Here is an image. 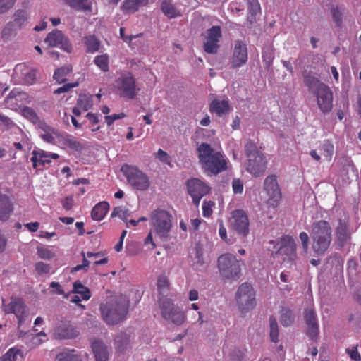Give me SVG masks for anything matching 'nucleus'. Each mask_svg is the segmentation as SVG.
Here are the masks:
<instances>
[{"label": "nucleus", "mask_w": 361, "mask_h": 361, "mask_svg": "<svg viewBox=\"0 0 361 361\" xmlns=\"http://www.w3.org/2000/svg\"><path fill=\"white\" fill-rule=\"evenodd\" d=\"M199 164L209 176L217 175L228 169V161L222 150L202 142L197 148Z\"/></svg>", "instance_id": "obj_1"}, {"label": "nucleus", "mask_w": 361, "mask_h": 361, "mask_svg": "<svg viewBox=\"0 0 361 361\" xmlns=\"http://www.w3.org/2000/svg\"><path fill=\"white\" fill-rule=\"evenodd\" d=\"M312 240L313 251L320 255H324L330 246L332 240V228L329 223L324 220L314 222L310 231Z\"/></svg>", "instance_id": "obj_2"}, {"label": "nucleus", "mask_w": 361, "mask_h": 361, "mask_svg": "<svg viewBox=\"0 0 361 361\" xmlns=\"http://www.w3.org/2000/svg\"><path fill=\"white\" fill-rule=\"evenodd\" d=\"M128 305V300L124 296H120L115 301L102 304L100 310L104 321L107 324L120 322L127 314Z\"/></svg>", "instance_id": "obj_3"}, {"label": "nucleus", "mask_w": 361, "mask_h": 361, "mask_svg": "<svg viewBox=\"0 0 361 361\" xmlns=\"http://www.w3.org/2000/svg\"><path fill=\"white\" fill-rule=\"evenodd\" d=\"M172 215L166 210L157 209L149 217L152 232L163 241L169 240L172 228Z\"/></svg>", "instance_id": "obj_4"}, {"label": "nucleus", "mask_w": 361, "mask_h": 361, "mask_svg": "<svg viewBox=\"0 0 361 361\" xmlns=\"http://www.w3.org/2000/svg\"><path fill=\"white\" fill-rule=\"evenodd\" d=\"M245 151L247 157L245 163L247 172L255 177L262 176L267 169V161L265 156L252 141H248L245 144Z\"/></svg>", "instance_id": "obj_5"}, {"label": "nucleus", "mask_w": 361, "mask_h": 361, "mask_svg": "<svg viewBox=\"0 0 361 361\" xmlns=\"http://www.w3.org/2000/svg\"><path fill=\"white\" fill-rule=\"evenodd\" d=\"M305 82L310 89H312L314 87H316L317 104L320 110L323 113L329 112L333 106V94L330 88L315 78L311 80L310 78L305 77Z\"/></svg>", "instance_id": "obj_6"}, {"label": "nucleus", "mask_w": 361, "mask_h": 361, "mask_svg": "<svg viewBox=\"0 0 361 361\" xmlns=\"http://www.w3.org/2000/svg\"><path fill=\"white\" fill-rule=\"evenodd\" d=\"M218 268L221 276L228 279L239 278L241 272L239 261L230 253L223 254L219 257Z\"/></svg>", "instance_id": "obj_7"}, {"label": "nucleus", "mask_w": 361, "mask_h": 361, "mask_svg": "<svg viewBox=\"0 0 361 361\" xmlns=\"http://www.w3.org/2000/svg\"><path fill=\"white\" fill-rule=\"evenodd\" d=\"M121 171L133 188L141 191L149 188L150 181L148 176L137 167L126 164L121 167Z\"/></svg>", "instance_id": "obj_8"}, {"label": "nucleus", "mask_w": 361, "mask_h": 361, "mask_svg": "<svg viewBox=\"0 0 361 361\" xmlns=\"http://www.w3.org/2000/svg\"><path fill=\"white\" fill-rule=\"evenodd\" d=\"M159 304L161 315L165 319L169 320L176 325H180L184 322L185 314L178 307L174 305L171 299L159 298Z\"/></svg>", "instance_id": "obj_9"}, {"label": "nucleus", "mask_w": 361, "mask_h": 361, "mask_svg": "<svg viewBox=\"0 0 361 361\" xmlns=\"http://www.w3.org/2000/svg\"><path fill=\"white\" fill-rule=\"evenodd\" d=\"M115 88L118 94L123 97L133 99L140 90L137 87L135 79L130 73L122 74L115 83Z\"/></svg>", "instance_id": "obj_10"}, {"label": "nucleus", "mask_w": 361, "mask_h": 361, "mask_svg": "<svg viewBox=\"0 0 361 361\" xmlns=\"http://www.w3.org/2000/svg\"><path fill=\"white\" fill-rule=\"evenodd\" d=\"M264 190L268 196L267 201L268 207L273 209L278 207L282 198V194L275 175H269L265 178Z\"/></svg>", "instance_id": "obj_11"}, {"label": "nucleus", "mask_w": 361, "mask_h": 361, "mask_svg": "<svg viewBox=\"0 0 361 361\" xmlns=\"http://www.w3.org/2000/svg\"><path fill=\"white\" fill-rule=\"evenodd\" d=\"M229 224L231 229L235 231L238 235L246 238L249 234V219L243 209H236L232 212Z\"/></svg>", "instance_id": "obj_12"}, {"label": "nucleus", "mask_w": 361, "mask_h": 361, "mask_svg": "<svg viewBox=\"0 0 361 361\" xmlns=\"http://www.w3.org/2000/svg\"><path fill=\"white\" fill-rule=\"evenodd\" d=\"M236 300L243 312L252 309L255 306V292L251 285L245 283L238 288Z\"/></svg>", "instance_id": "obj_13"}, {"label": "nucleus", "mask_w": 361, "mask_h": 361, "mask_svg": "<svg viewBox=\"0 0 361 361\" xmlns=\"http://www.w3.org/2000/svg\"><path fill=\"white\" fill-rule=\"evenodd\" d=\"M187 190L192 199V202L199 206L201 199L210 190V188L202 180L190 178L186 183Z\"/></svg>", "instance_id": "obj_14"}, {"label": "nucleus", "mask_w": 361, "mask_h": 361, "mask_svg": "<svg viewBox=\"0 0 361 361\" xmlns=\"http://www.w3.org/2000/svg\"><path fill=\"white\" fill-rule=\"evenodd\" d=\"M2 308L6 314H14L18 320V324L21 325L26 317L25 305L20 298H12L9 304H5V300H2Z\"/></svg>", "instance_id": "obj_15"}, {"label": "nucleus", "mask_w": 361, "mask_h": 361, "mask_svg": "<svg viewBox=\"0 0 361 361\" xmlns=\"http://www.w3.org/2000/svg\"><path fill=\"white\" fill-rule=\"evenodd\" d=\"M45 43L49 47H59L63 51L70 53L72 51V46L68 39L62 32L55 30L49 33L45 38Z\"/></svg>", "instance_id": "obj_16"}, {"label": "nucleus", "mask_w": 361, "mask_h": 361, "mask_svg": "<svg viewBox=\"0 0 361 361\" xmlns=\"http://www.w3.org/2000/svg\"><path fill=\"white\" fill-rule=\"evenodd\" d=\"M221 37V30L219 26H212L207 30L204 49L207 53L215 54L219 49V42Z\"/></svg>", "instance_id": "obj_17"}, {"label": "nucleus", "mask_w": 361, "mask_h": 361, "mask_svg": "<svg viewBox=\"0 0 361 361\" xmlns=\"http://www.w3.org/2000/svg\"><path fill=\"white\" fill-rule=\"evenodd\" d=\"M278 253L284 256L283 260L293 261L296 258V245L294 239L289 235H284L279 242Z\"/></svg>", "instance_id": "obj_18"}, {"label": "nucleus", "mask_w": 361, "mask_h": 361, "mask_svg": "<svg viewBox=\"0 0 361 361\" xmlns=\"http://www.w3.org/2000/svg\"><path fill=\"white\" fill-rule=\"evenodd\" d=\"M247 61V49L246 44L241 41H236L232 58V66L233 67H240L245 64Z\"/></svg>", "instance_id": "obj_19"}, {"label": "nucleus", "mask_w": 361, "mask_h": 361, "mask_svg": "<svg viewBox=\"0 0 361 361\" xmlns=\"http://www.w3.org/2000/svg\"><path fill=\"white\" fill-rule=\"evenodd\" d=\"M59 155L56 153H49L43 150L34 151L31 161L33 164V167L45 166L49 164L51 159H56Z\"/></svg>", "instance_id": "obj_20"}, {"label": "nucleus", "mask_w": 361, "mask_h": 361, "mask_svg": "<svg viewBox=\"0 0 361 361\" xmlns=\"http://www.w3.org/2000/svg\"><path fill=\"white\" fill-rule=\"evenodd\" d=\"M305 319L307 326V334L312 338L317 337L319 333L318 324L314 311L312 309L305 312Z\"/></svg>", "instance_id": "obj_21"}, {"label": "nucleus", "mask_w": 361, "mask_h": 361, "mask_svg": "<svg viewBox=\"0 0 361 361\" xmlns=\"http://www.w3.org/2000/svg\"><path fill=\"white\" fill-rule=\"evenodd\" d=\"M54 336L59 339H68L77 336V331L71 324L62 322L55 328Z\"/></svg>", "instance_id": "obj_22"}, {"label": "nucleus", "mask_w": 361, "mask_h": 361, "mask_svg": "<svg viewBox=\"0 0 361 361\" xmlns=\"http://www.w3.org/2000/svg\"><path fill=\"white\" fill-rule=\"evenodd\" d=\"M54 145L61 148L77 149L79 143L71 135L66 133H58Z\"/></svg>", "instance_id": "obj_23"}, {"label": "nucleus", "mask_w": 361, "mask_h": 361, "mask_svg": "<svg viewBox=\"0 0 361 361\" xmlns=\"http://www.w3.org/2000/svg\"><path fill=\"white\" fill-rule=\"evenodd\" d=\"M209 111L212 114H216L218 116H222L230 111V105L228 99H214L209 104Z\"/></svg>", "instance_id": "obj_24"}, {"label": "nucleus", "mask_w": 361, "mask_h": 361, "mask_svg": "<svg viewBox=\"0 0 361 361\" xmlns=\"http://www.w3.org/2000/svg\"><path fill=\"white\" fill-rule=\"evenodd\" d=\"M37 128L40 130V136L44 141L54 144L59 133L57 130L50 127L44 121L41 123Z\"/></svg>", "instance_id": "obj_25"}, {"label": "nucleus", "mask_w": 361, "mask_h": 361, "mask_svg": "<svg viewBox=\"0 0 361 361\" xmlns=\"http://www.w3.org/2000/svg\"><path fill=\"white\" fill-rule=\"evenodd\" d=\"M92 348L96 361H107L109 353L106 346L100 341H94L92 343Z\"/></svg>", "instance_id": "obj_26"}, {"label": "nucleus", "mask_w": 361, "mask_h": 361, "mask_svg": "<svg viewBox=\"0 0 361 361\" xmlns=\"http://www.w3.org/2000/svg\"><path fill=\"white\" fill-rule=\"evenodd\" d=\"M13 204L6 195L0 196V221H6L13 212Z\"/></svg>", "instance_id": "obj_27"}, {"label": "nucleus", "mask_w": 361, "mask_h": 361, "mask_svg": "<svg viewBox=\"0 0 361 361\" xmlns=\"http://www.w3.org/2000/svg\"><path fill=\"white\" fill-rule=\"evenodd\" d=\"M109 210V203L105 201L100 202L92 208L91 217L94 221H101L105 217Z\"/></svg>", "instance_id": "obj_28"}, {"label": "nucleus", "mask_w": 361, "mask_h": 361, "mask_svg": "<svg viewBox=\"0 0 361 361\" xmlns=\"http://www.w3.org/2000/svg\"><path fill=\"white\" fill-rule=\"evenodd\" d=\"M58 361H88L87 353L83 355L75 354V350L62 352L57 355Z\"/></svg>", "instance_id": "obj_29"}, {"label": "nucleus", "mask_w": 361, "mask_h": 361, "mask_svg": "<svg viewBox=\"0 0 361 361\" xmlns=\"http://www.w3.org/2000/svg\"><path fill=\"white\" fill-rule=\"evenodd\" d=\"M22 116L32 123L37 128L44 121L40 120L35 111L29 106H25L21 110Z\"/></svg>", "instance_id": "obj_30"}, {"label": "nucleus", "mask_w": 361, "mask_h": 361, "mask_svg": "<svg viewBox=\"0 0 361 361\" xmlns=\"http://www.w3.org/2000/svg\"><path fill=\"white\" fill-rule=\"evenodd\" d=\"M148 0H125L122 9L128 12H135L140 6H145Z\"/></svg>", "instance_id": "obj_31"}, {"label": "nucleus", "mask_w": 361, "mask_h": 361, "mask_svg": "<svg viewBox=\"0 0 361 361\" xmlns=\"http://www.w3.org/2000/svg\"><path fill=\"white\" fill-rule=\"evenodd\" d=\"M82 40L87 52L94 53L99 49L100 42L94 35L85 36Z\"/></svg>", "instance_id": "obj_32"}, {"label": "nucleus", "mask_w": 361, "mask_h": 361, "mask_svg": "<svg viewBox=\"0 0 361 361\" xmlns=\"http://www.w3.org/2000/svg\"><path fill=\"white\" fill-rule=\"evenodd\" d=\"M161 8L164 15L169 18H173L180 16V12L171 4V1H164L161 3Z\"/></svg>", "instance_id": "obj_33"}, {"label": "nucleus", "mask_w": 361, "mask_h": 361, "mask_svg": "<svg viewBox=\"0 0 361 361\" xmlns=\"http://www.w3.org/2000/svg\"><path fill=\"white\" fill-rule=\"evenodd\" d=\"M72 292L80 295L84 300H88L91 297L90 289L83 286L80 281L73 283Z\"/></svg>", "instance_id": "obj_34"}, {"label": "nucleus", "mask_w": 361, "mask_h": 361, "mask_svg": "<svg viewBox=\"0 0 361 361\" xmlns=\"http://www.w3.org/2000/svg\"><path fill=\"white\" fill-rule=\"evenodd\" d=\"M92 98V95L81 94L78 99L77 106L84 111H87L93 105Z\"/></svg>", "instance_id": "obj_35"}, {"label": "nucleus", "mask_w": 361, "mask_h": 361, "mask_svg": "<svg viewBox=\"0 0 361 361\" xmlns=\"http://www.w3.org/2000/svg\"><path fill=\"white\" fill-rule=\"evenodd\" d=\"M37 254L39 258L44 260H51L56 256L54 252L46 246H38Z\"/></svg>", "instance_id": "obj_36"}, {"label": "nucleus", "mask_w": 361, "mask_h": 361, "mask_svg": "<svg viewBox=\"0 0 361 361\" xmlns=\"http://www.w3.org/2000/svg\"><path fill=\"white\" fill-rule=\"evenodd\" d=\"M157 289L161 295H167L169 292V282L166 276H160L157 279Z\"/></svg>", "instance_id": "obj_37"}, {"label": "nucleus", "mask_w": 361, "mask_h": 361, "mask_svg": "<svg viewBox=\"0 0 361 361\" xmlns=\"http://www.w3.org/2000/svg\"><path fill=\"white\" fill-rule=\"evenodd\" d=\"M72 68L70 66L58 68L55 71L54 78L59 83L63 82L66 80V76L71 72Z\"/></svg>", "instance_id": "obj_38"}, {"label": "nucleus", "mask_w": 361, "mask_h": 361, "mask_svg": "<svg viewBox=\"0 0 361 361\" xmlns=\"http://www.w3.org/2000/svg\"><path fill=\"white\" fill-rule=\"evenodd\" d=\"M94 62L101 71L104 72L109 71V56L107 54L97 56Z\"/></svg>", "instance_id": "obj_39"}, {"label": "nucleus", "mask_w": 361, "mask_h": 361, "mask_svg": "<svg viewBox=\"0 0 361 361\" xmlns=\"http://www.w3.org/2000/svg\"><path fill=\"white\" fill-rule=\"evenodd\" d=\"M336 233L338 235V240L343 243L345 242L350 235V233L348 231L347 225L341 221L336 229Z\"/></svg>", "instance_id": "obj_40"}, {"label": "nucleus", "mask_w": 361, "mask_h": 361, "mask_svg": "<svg viewBox=\"0 0 361 361\" xmlns=\"http://www.w3.org/2000/svg\"><path fill=\"white\" fill-rule=\"evenodd\" d=\"M35 268L39 275L49 274L54 272V270H52L51 264L43 262H37L35 265Z\"/></svg>", "instance_id": "obj_41"}, {"label": "nucleus", "mask_w": 361, "mask_h": 361, "mask_svg": "<svg viewBox=\"0 0 361 361\" xmlns=\"http://www.w3.org/2000/svg\"><path fill=\"white\" fill-rule=\"evenodd\" d=\"M270 326V338L271 341L276 343L279 340V328L276 320L274 317H271L269 319Z\"/></svg>", "instance_id": "obj_42"}, {"label": "nucleus", "mask_w": 361, "mask_h": 361, "mask_svg": "<svg viewBox=\"0 0 361 361\" xmlns=\"http://www.w3.org/2000/svg\"><path fill=\"white\" fill-rule=\"evenodd\" d=\"M111 217L118 216L123 221H126L130 216L129 211L123 207H116L114 209L111 213Z\"/></svg>", "instance_id": "obj_43"}, {"label": "nucleus", "mask_w": 361, "mask_h": 361, "mask_svg": "<svg viewBox=\"0 0 361 361\" xmlns=\"http://www.w3.org/2000/svg\"><path fill=\"white\" fill-rule=\"evenodd\" d=\"M293 322V317L290 310L288 309L282 310L281 316V323L284 326H290Z\"/></svg>", "instance_id": "obj_44"}, {"label": "nucleus", "mask_w": 361, "mask_h": 361, "mask_svg": "<svg viewBox=\"0 0 361 361\" xmlns=\"http://www.w3.org/2000/svg\"><path fill=\"white\" fill-rule=\"evenodd\" d=\"M322 151L326 160L330 161L334 154V145L330 142L326 141L322 145Z\"/></svg>", "instance_id": "obj_45"}, {"label": "nucleus", "mask_w": 361, "mask_h": 361, "mask_svg": "<svg viewBox=\"0 0 361 361\" xmlns=\"http://www.w3.org/2000/svg\"><path fill=\"white\" fill-rule=\"evenodd\" d=\"M215 203L212 201H204L202 204V214L204 217H209L213 212Z\"/></svg>", "instance_id": "obj_46"}, {"label": "nucleus", "mask_w": 361, "mask_h": 361, "mask_svg": "<svg viewBox=\"0 0 361 361\" xmlns=\"http://www.w3.org/2000/svg\"><path fill=\"white\" fill-rule=\"evenodd\" d=\"M248 4V9L252 15L260 12L261 8L258 0H246Z\"/></svg>", "instance_id": "obj_47"}, {"label": "nucleus", "mask_w": 361, "mask_h": 361, "mask_svg": "<svg viewBox=\"0 0 361 361\" xmlns=\"http://www.w3.org/2000/svg\"><path fill=\"white\" fill-rule=\"evenodd\" d=\"M126 115L124 113L114 114L105 116L104 120L108 126H111L115 121L125 118Z\"/></svg>", "instance_id": "obj_48"}, {"label": "nucleus", "mask_w": 361, "mask_h": 361, "mask_svg": "<svg viewBox=\"0 0 361 361\" xmlns=\"http://www.w3.org/2000/svg\"><path fill=\"white\" fill-rule=\"evenodd\" d=\"M346 353L353 361H360L361 355L357 350V346H353L346 349Z\"/></svg>", "instance_id": "obj_49"}, {"label": "nucleus", "mask_w": 361, "mask_h": 361, "mask_svg": "<svg viewBox=\"0 0 361 361\" xmlns=\"http://www.w3.org/2000/svg\"><path fill=\"white\" fill-rule=\"evenodd\" d=\"M5 355L8 356L7 358L9 361H20L22 358L20 353L13 349L8 350Z\"/></svg>", "instance_id": "obj_50"}, {"label": "nucleus", "mask_w": 361, "mask_h": 361, "mask_svg": "<svg viewBox=\"0 0 361 361\" xmlns=\"http://www.w3.org/2000/svg\"><path fill=\"white\" fill-rule=\"evenodd\" d=\"M232 188L235 194H241L243 191V181L239 178L233 179Z\"/></svg>", "instance_id": "obj_51"}, {"label": "nucleus", "mask_w": 361, "mask_h": 361, "mask_svg": "<svg viewBox=\"0 0 361 361\" xmlns=\"http://www.w3.org/2000/svg\"><path fill=\"white\" fill-rule=\"evenodd\" d=\"M300 239L302 245L303 250L305 253H307L309 248V236L307 233L301 232L300 233Z\"/></svg>", "instance_id": "obj_52"}, {"label": "nucleus", "mask_w": 361, "mask_h": 361, "mask_svg": "<svg viewBox=\"0 0 361 361\" xmlns=\"http://www.w3.org/2000/svg\"><path fill=\"white\" fill-rule=\"evenodd\" d=\"M16 0H0V12L3 13L11 8Z\"/></svg>", "instance_id": "obj_53"}, {"label": "nucleus", "mask_w": 361, "mask_h": 361, "mask_svg": "<svg viewBox=\"0 0 361 361\" xmlns=\"http://www.w3.org/2000/svg\"><path fill=\"white\" fill-rule=\"evenodd\" d=\"M78 82L66 83V84L63 85L62 87H59L58 89H56L54 91V93L55 94H61V93H63V92H68L71 89L78 86Z\"/></svg>", "instance_id": "obj_54"}, {"label": "nucleus", "mask_w": 361, "mask_h": 361, "mask_svg": "<svg viewBox=\"0 0 361 361\" xmlns=\"http://www.w3.org/2000/svg\"><path fill=\"white\" fill-rule=\"evenodd\" d=\"M157 157L162 162L170 165V158L168 154L159 149L157 153Z\"/></svg>", "instance_id": "obj_55"}, {"label": "nucleus", "mask_w": 361, "mask_h": 361, "mask_svg": "<svg viewBox=\"0 0 361 361\" xmlns=\"http://www.w3.org/2000/svg\"><path fill=\"white\" fill-rule=\"evenodd\" d=\"M154 232H152V230L150 229V231L149 232L147 236L145 239V245H150V247H149V250H154L156 247V244L153 240L152 234Z\"/></svg>", "instance_id": "obj_56"}, {"label": "nucleus", "mask_w": 361, "mask_h": 361, "mask_svg": "<svg viewBox=\"0 0 361 361\" xmlns=\"http://www.w3.org/2000/svg\"><path fill=\"white\" fill-rule=\"evenodd\" d=\"M219 234L221 238L226 242V243H230V240L228 239L227 237V231L226 228L224 226L223 222L221 221L220 224V226L219 228Z\"/></svg>", "instance_id": "obj_57"}, {"label": "nucleus", "mask_w": 361, "mask_h": 361, "mask_svg": "<svg viewBox=\"0 0 361 361\" xmlns=\"http://www.w3.org/2000/svg\"><path fill=\"white\" fill-rule=\"evenodd\" d=\"M91 6L92 4L89 0H81L76 9L84 11H90Z\"/></svg>", "instance_id": "obj_58"}, {"label": "nucleus", "mask_w": 361, "mask_h": 361, "mask_svg": "<svg viewBox=\"0 0 361 361\" xmlns=\"http://www.w3.org/2000/svg\"><path fill=\"white\" fill-rule=\"evenodd\" d=\"M61 204L66 210H69L73 205V199L72 197H66L62 200Z\"/></svg>", "instance_id": "obj_59"}, {"label": "nucleus", "mask_w": 361, "mask_h": 361, "mask_svg": "<svg viewBox=\"0 0 361 361\" xmlns=\"http://www.w3.org/2000/svg\"><path fill=\"white\" fill-rule=\"evenodd\" d=\"M82 255L83 256V260L82 264L77 265L73 268V271H77L80 269H86L89 265L90 262L85 258V254L82 252Z\"/></svg>", "instance_id": "obj_60"}, {"label": "nucleus", "mask_w": 361, "mask_h": 361, "mask_svg": "<svg viewBox=\"0 0 361 361\" xmlns=\"http://www.w3.org/2000/svg\"><path fill=\"white\" fill-rule=\"evenodd\" d=\"M331 13H332L333 18L335 20V21L336 22V23L338 25H340V23L341 22V12L340 11V9L338 7L334 8L331 10Z\"/></svg>", "instance_id": "obj_61"}, {"label": "nucleus", "mask_w": 361, "mask_h": 361, "mask_svg": "<svg viewBox=\"0 0 361 361\" xmlns=\"http://www.w3.org/2000/svg\"><path fill=\"white\" fill-rule=\"evenodd\" d=\"M50 287L54 288V293L58 295L64 294L61 286L58 283L53 281L50 283Z\"/></svg>", "instance_id": "obj_62"}, {"label": "nucleus", "mask_w": 361, "mask_h": 361, "mask_svg": "<svg viewBox=\"0 0 361 361\" xmlns=\"http://www.w3.org/2000/svg\"><path fill=\"white\" fill-rule=\"evenodd\" d=\"M39 222H31L27 223L25 224V227L28 229L30 232H35L39 228Z\"/></svg>", "instance_id": "obj_63"}, {"label": "nucleus", "mask_w": 361, "mask_h": 361, "mask_svg": "<svg viewBox=\"0 0 361 361\" xmlns=\"http://www.w3.org/2000/svg\"><path fill=\"white\" fill-rule=\"evenodd\" d=\"M86 118L89 120V121L94 126L99 122L98 116L93 113H87L86 115Z\"/></svg>", "instance_id": "obj_64"}]
</instances>
